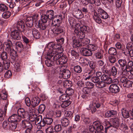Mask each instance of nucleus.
<instances>
[{
    "label": "nucleus",
    "instance_id": "09e8293b",
    "mask_svg": "<svg viewBox=\"0 0 133 133\" xmlns=\"http://www.w3.org/2000/svg\"><path fill=\"white\" fill-rule=\"evenodd\" d=\"M7 52H2L1 54H0V57L3 60H5L7 58Z\"/></svg>",
    "mask_w": 133,
    "mask_h": 133
},
{
    "label": "nucleus",
    "instance_id": "a878e982",
    "mask_svg": "<svg viewBox=\"0 0 133 133\" xmlns=\"http://www.w3.org/2000/svg\"><path fill=\"white\" fill-rule=\"evenodd\" d=\"M67 57L63 55L59 59L58 62L57 63V65L65 64L67 62Z\"/></svg>",
    "mask_w": 133,
    "mask_h": 133
},
{
    "label": "nucleus",
    "instance_id": "b1692460",
    "mask_svg": "<svg viewBox=\"0 0 133 133\" xmlns=\"http://www.w3.org/2000/svg\"><path fill=\"white\" fill-rule=\"evenodd\" d=\"M70 74L71 72L69 70L64 69L61 74L63 78L68 79L70 77Z\"/></svg>",
    "mask_w": 133,
    "mask_h": 133
},
{
    "label": "nucleus",
    "instance_id": "e433bc0d",
    "mask_svg": "<svg viewBox=\"0 0 133 133\" xmlns=\"http://www.w3.org/2000/svg\"><path fill=\"white\" fill-rule=\"evenodd\" d=\"M108 53L110 55H116L117 54L116 50L115 48L111 47L109 49Z\"/></svg>",
    "mask_w": 133,
    "mask_h": 133
},
{
    "label": "nucleus",
    "instance_id": "4be33fe9",
    "mask_svg": "<svg viewBox=\"0 0 133 133\" xmlns=\"http://www.w3.org/2000/svg\"><path fill=\"white\" fill-rule=\"evenodd\" d=\"M17 112L18 115L20 116L21 119L22 118H26V113L23 109L19 108L17 110Z\"/></svg>",
    "mask_w": 133,
    "mask_h": 133
},
{
    "label": "nucleus",
    "instance_id": "c03bdc74",
    "mask_svg": "<svg viewBox=\"0 0 133 133\" xmlns=\"http://www.w3.org/2000/svg\"><path fill=\"white\" fill-rule=\"evenodd\" d=\"M74 71L76 72L79 73L81 72L82 69L81 67L79 65H77L74 66Z\"/></svg>",
    "mask_w": 133,
    "mask_h": 133
},
{
    "label": "nucleus",
    "instance_id": "052dcab7",
    "mask_svg": "<svg viewBox=\"0 0 133 133\" xmlns=\"http://www.w3.org/2000/svg\"><path fill=\"white\" fill-rule=\"evenodd\" d=\"M96 57L99 59H102L103 57V53L101 52H98L95 54Z\"/></svg>",
    "mask_w": 133,
    "mask_h": 133
},
{
    "label": "nucleus",
    "instance_id": "774afa93",
    "mask_svg": "<svg viewBox=\"0 0 133 133\" xmlns=\"http://www.w3.org/2000/svg\"><path fill=\"white\" fill-rule=\"evenodd\" d=\"M64 115L66 117H69L71 119L73 117L72 113L70 111H67L65 113Z\"/></svg>",
    "mask_w": 133,
    "mask_h": 133
},
{
    "label": "nucleus",
    "instance_id": "423d86ee",
    "mask_svg": "<svg viewBox=\"0 0 133 133\" xmlns=\"http://www.w3.org/2000/svg\"><path fill=\"white\" fill-rule=\"evenodd\" d=\"M62 20V15H57L55 16V17L52 20L51 24L53 26L55 27L61 26Z\"/></svg>",
    "mask_w": 133,
    "mask_h": 133
},
{
    "label": "nucleus",
    "instance_id": "dca6fc26",
    "mask_svg": "<svg viewBox=\"0 0 133 133\" xmlns=\"http://www.w3.org/2000/svg\"><path fill=\"white\" fill-rule=\"evenodd\" d=\"M34 23L38 26L41 30H44L47 28V25L46 23L42 22V21H36L35 20Z\"/></svg>",
    "mask_w": 133,
    "mask_h": 133
},
{
    "label": "nucleus",
    "instance_id": "c9c22d12",
    "mask_svg": "<svg viewBox=\"0 0 133 133\" xmlns=\"http://www.w3.org/2000/svg\"><path fill=\"white\" fill-rule=\"evenodd\" d=\"M7 97V94L5 89H3L0 92V98L3 99H6Z\"/></svg>",
    "mask_w": 133,
    "mask_h": 133
},
{
    "label": "nucleus",
    "instance_id": "0eeeda50",
    "mask_svg": "<svg viewBox=\"0 0 133 133\" xmlns=\"http://www.w3.org/2000/svg\"><path fill=\"white\" fill-rule=\"evenodd\" d=\"M113 125L107 127V128H111V131L116 132L117 129L118 127L119 124V119L118 118L116 117L112 119Z\"/></svg>",
    "mask_w": 133,
    "mask_h": 133
},
{
    "label": "nucleus",
    "instance_id": "7c9ffc66",
    "mask_svg": "<svg viewBox=\"0 0 133 133\" xmlns=\"http://www.w3.org/2000/svg\"><path fill=\"white\" fill-rule=\"evenodd\" d=\"M61 122L63 126L66 127L69 124V121L67 118L64 117L61 119Z\"/></svg>",
    "mask_w": 133,
    "mask_h": 133
},
{
    "label": "nucleus",
    "instance_id": "79ce46f5",
    "mask_svg": "<svg viewBox=\"0 0 133 133\" xmlns=\"http://www.w3.org/2000/svg\"><path fill=\"white\" fill-rule=\"evenodd\" d=\"M13 45L15 46L17 49L22 48L23 46V44L21 42H15L13 43Z\"/></svg>",
    "mask_w": 133,
    "mask_h": 133
},
{
    "label": "nucleus",
    "instance_id": "680f3d73",
    "mask_svg": "<svg viewBox=\"0 0 133 133\" xmlns=\"http://www.w3.org/2000/svg\"><path fill=\"white\" fill-rule=\"evenodd\" d=\"M14 63V66L16 71H19L20 70V66L19 63L18 62H16Z\"/></svg>",
    "mask_w": 133,
    "mask_h": 133
},
{
    "label": "nucleus",
    "instance_id": "ddd939ff",
    "mask_svg": "<svg viewBox=\"0 0 133 133\" xmlns=\"http://www.w3.org/2000/svg\"><path fill=\"white\" fill-rule=\"evenodd\" d=\"M81 51L83 55L85 56H91L92 54V52L91 50L87 48H82Z\"/></svg>",
    "mask_w": 133,
    "mask_h": 133
},
{
    "label": "nucleus",
    "instance_id": "13d9d810",
    "mask_svg": "<svg viewBox=\"0 0 133 133\" xmlns=\"http://www.w3.org/2000/svg\"><path fill=\"white\" fill-rule=\"evenodd\" d=\"M8 7L5 5L1 4H0V11H4L7 10Z\"/></svg>",
    "mask_w": 133,
    "mask_h": 133
},
{
    "label": "nucleus",
    "instance_id": "20e7f679",
    "mask_svg": "<svg viewBox=\"0 0 133 133\" xmlns=\"http://www.w3.org/2000/svg\"><path fill=\"white\" fill-rule=\"evenodd\" d=\"M103 128L99 121H96L93 123V125L89 126V129L91 133H98L103 130Z\"/></svg>",
    "mask_w": 133,
    "mask_h": 133
},
{
    "label": "nucleus",
    "instance_id": "6e6d98bb",
    "mask_svg": "<svg viewBox=\"0 0 133 133\" xmlns=\"http://www.w3.org/2000/svg\"><path fill=\"white\" fill-rule=\"evenodd\" d=\"M120 129L124 132H125L128 129V127L127 126L123 123H122L120 126Z\"/></svg>",
    "mask_w": 133,
    "mask_h": 133
},
{
    "label": "nucleus",
    "instance_id": "de8ad7c7",
    "mask_svg": "<svg viewBox=\"0 0 133 133\" xmlns=\"http://www.w3.org/2000/svg\"><path fill=\"white\" fill-rule=\"evenodd\" d=\"M46 124L50 125L53 121V119L51 118L46 117L44 118Z\"/></svg>",
    "mask_w": 133,
    "mask_h": 133
},
{
    "label": "nucleus",
    "instance_id": "f257e3e1",
    "mask_svg": "<svg viewBox=\"0 0 133 133\" xmlns=\"http://www.w3.org/2000/svg\"><path fill=\"white\" fill-rule=\"evenodd\" d=\"M63 50L61 45L50 42L48 44L45 48L44 52L50 54V57L54 62H56L57 64V63L58 62L60 57L63 55V53L61 52Z\"/></svg>",
    "mask_w": 133,
    "mask_h": 133
},
{
    "label": "nucleus",
    "instance_id": "4d7b16f0",
    "mask_svg": "<svg viewBox=\"0 0 133 133\" xmlns=\"http://www.w3.org/2000/svg\"><path fill=\"white\" fill-rule=\"evenodd\" d=\"M74 90L70 88L67 89L65 91L66 94L68 96L71 95L74 93Z\"/></svg>",
    "mask_w": 133,
    "mask_h": 133
},
{
    "label": "nucleus",
    "instance_id": "6ab92c4d",
    "mask_svg": "<svg viewBox=\"0 0 133 133\" xmlns=\"http://www.w3.org/2000/svg\"><path fill=\"white\" fill-rule=\"evenodd\" d=\"M102 81H105L107 84H110L112 82V79L107 75L103 74L101 77Z\"/></svg>",
    "mask_w": 133,
    "mask_h": 133
},
{
    "label": "nucleus",
    "instance_id": "aec40b11",
    "mask_svg": "<svg viewBox=\"0 0 133 133\" xmlns=\"http://www.w3.org/2000/svg\"><path fill=\"white\" fill-rule=\"evenodd\" d=\"M64 28L62 26L55 27L52 30V32L55 34L58 35L63 32Z\"/></svg>",
    "mask_w": 133,
    "mask_h": 133
},
{
    "label": "nucleus",
    "instance_id": "c756f323",
    "mask_svg": "<svg viewBox=\"0 0 133 133\" xmlns=\"http://www.w3.org/2000/svg\"><path fill=\"white\" fill-rule=\"evenodd\" d=\"M9 122V128L12 130H15L17 127V122L13 121Z\"/></svg>",
    "mask_w": 133,
    "mask_h": 133
},
{
    "label": "nucleus",
    "instance_id": "f704fd0d",
    "mask_svg": "<svg viewBox=\"0 0 133 133\" xmlns=\"http://www.w3.org/2000/svg\"><path fill=\"white\" fill-rule=\"evenodd\" d=\"M121 112L122 115L124 118H127L129 117L130 116L129 113L125 109H122L121 110Z\"/></svg>",
    "mask_w": 133,
    "mask_h": 133
},
{
    "label": "nucleus",
    "instance_id": "f3484780",
    "mask_svg": "<svg viewBox=\"0 0 133 133\" xmlns=\"http://www.w3.org/2000/svg\"><path fill=\"white\" fill-rule=\"evenodd\" d=\"M21 119L20 116L16 114H13L8 119L9 122L13 121L17 122L20 121Z\"/></svg>",
    "mask_w": 133,
    "mask_h": 133
},
{
    "label": "nucleus",
    "instance_id": "39448f33",
    "mask_svg": "<svg viewBox=\"0 0 133 133\" xmlns=\"http://www.w3.org/2000/svg\"><path fill=\"white\" fill-rule=\"evenodd\" d=\"M83 39H82L81 40V43L77 40V39L75 37L73 36L72 37V47L74 48H76L82 46V45L83 46L86 45L90 43V41L89 39L87 38Z\"/></svg>",
    "mask_w": 133,
    "mask_h": 133
},
{
    "label": "nucleus",
    "instance_id": "5fc2aeb1",
    "mask_svg": "<svg viewBox=\"0 0 133 133\" xmlns=\"http://www.w3.org/2000/svg\"><path fill=\"white\" fill-rule=\"evenodd\" d=\"M108 60L111 63H114L116 61V59L114 56H110L108 57Z\"/></svg>",
    "mask_w": 133,
    "mask_h": 133
},
{
    "label": "nucleus",
    "instance_id": "603ef678",
    "mask_svg": "<svg viewBox=\"0 0 133 133\" xmlns=\"http://www.w3.org/2000/svg\"><path fill=\"white\" fill-rule=\"evenodd\" d=\"M100 81V78L95 76V74L93 75V76L92 77L91 81L94 83H97Z\"/></svg>",
    "mask_w": 133,
    "mask_h": 133
},
{
    "label": "nucleus",
    "instance_id": "2eb2a0df",
    "mask_svg": "<svg viewBox=\"0 0 133 133\" xmlns=\"http://www.w3.org/2000/svg\"><path fill=\"white\" fill-rule=\"evenodd\" d=\"M22 127L24 129H32V124L30 122L24 120H22Z\"/></svg>",
    "mask_w": 133,
    "mask_h": 133
},
{
    "label": "nucleus",
    "instance_id": "cd10ccee",
    "mask_svg": "<svg viewBox=\"0 0 133 133\" xmlns=\"http://www.w3.org/2000/svg\"><path fill=\"white\" fill-rule=\"evenodd\" d=\"M46 14L48 17V19L50 20H52L55 17L54 12L52 10H48L46 12Z\"/></svg>",
    "mask_w": 133,
    "mask_h": 133
},
{
    "label": "nucleus",
    "instance_id": "a211bd4d",
    "mask_svg": "<svg viewBox=\"0 0 133 133\" xmlns=\"http://www.w3.org/2000/svg\"><path fill=\"white\" fill-rule=\"evenodd\" d=\"M40 99L38 97H34L31 100V106L35 107L37 106L40 103Z\"/></svg>",
    "mask_w": 133,
    "mask_h": 133
},
{
    "label": "nucleus",
    "instance_id": "58836bf2",
    "mask_svg": "<svg viewBox=\"0 0 133 133\" xmlns=\"http://www.w3.org/2000/svg\"><path fill=\"white\" fill-rule=\"evenodd\" d=\"M9 53L10 55V61L11 63H14L16 62L15 61V56L16 55V52L15 51V54H13L12 53Z\"/></svg>",
    "mask_w": 133,
    "mask_h": 133
},
{
    "label": "nucleus",
    "instance_id": "f03ea898",
    "mask_svg": "<svg viewBox=\"0 0 133 133\" xmlns=\"http://www.w3.org/2000/svg\"><path fill=\"white\" fill-rule=\"evenodd\" d=\"M25 29V26L23 21L21 20L18 21L15 27V30L11 33V39H20L21 37V32H24Z\"/></svg>",
    "mask_w": 133,
    "mask_h": 133
},
{
    "label": "nucleus",
    "instance_id": "69168bd1",
    "mask_svg": "<svg viewBox=\"0 0 133 133\" xmlns=\"http://www.w3.org/2000/svg\"><path fill=\"white\" fill-rule=\"evenodd\" d=\"M133 42H129L127 44L126 48L129 50L133 49Z\"/></svg>",
    "mask_w": 133,
    "mask_h": 133
},
{
    "label": "nucleus",
    "instance_id": "e2e57ef3",
    "mask_svg": "<svg viewBox=\"0 0 133 133\" xmlns=\"http://www.w3.org/2000/svg\"><path fill=\"white\" fill-rule=\"evenodd\" d=\"M85 84L87 87L90 89L92 88L94 86V84L91 82H87Z\"/></svg>",
    "mask_w": 133,
    "mask_h": 133
},
{
    "label": "nucleus",
    "instance_id": "3c124183",
    "mask_svg": "<svg viewBox=\"0 0 133 133\" xmlns=\"http://www.w3.org/2000/svg\"><path fill=\"white\" fill-rule=\"evenodd\" d=\"M48 19V17L46 14L43 15L41 16V20L39 21H42L43 22L46 23Z\"/></svg>",
    "mask_w": 133,
    "mask_h": 133
},
{
    "label": "nucleus",
    "instance_id": "f8f14e48",
    "mask_svg": "<svg viewBox=\"0 0 133 133\" xmlns=\"http://www.w3.org/2000/svg\"><path fill=\"white\" fill-rule=\"evenodd\" d=\"M98 12L100 17L102 19H106L109 18V15L108 13L101 8L98 9Z\"/></svg>",
    "mask_w": 133,
    "mask_h": 133
},
{
    "label": "nucleus",
    "instance_id": "864d4df0",
    "mask_svg": "<svg viewBox=\"0 0 133 133\" xmlns=\"http://www.w3.org/2000/svg\"><path fill=\"white\" fill-rule=\"evenodd\" d=\"M10 15L11 13L8 11L3 12L2 15V17L4 18H9Z\"/></svg>",
    "mask_w": 133,
    "mask_h": 133
},
{
    "label": "nucleus",
    "instance_id": "6e6552de",
    "mask_svg": "<svg viewBox=\"0 0 133 133\" xmlns=\"http://www.w3.org/2000/svg\"><path fill=\"white\" fill-rule=\"evenodd\" d=\"M13 45V44L10 41H8L4 43V46L6 48L5 50L8 54L10 53L15 54V51L13 49L11 48V45Z\"/></svg>",
    "mask_w": 133,
    "mask_h": 133
},
{
    "label": "nucleus",
    "instance_id": "4468645a",
    "mask_svg": "<svg viewBox=\"0 0 133 133\" xmlns=\"http://www.w3.org/2000/svg\"><path fill=\"white\" fill-rule=\"evenodd\" d=\"M110 91L114 93H116L120 91V89L118 86L116 84H112L109 87Z\"/></svg>",
    "mask_w": 133,
    "mask_h": 133
},
{
    "label": "nucleus",
    "instance_id": "49530a36",
    "mask_svg": "<svg viewBox=\"0 0 133 133\" xmlns=\"http://www.w3.org/2000/svg\"><path fill=\"white\" fill-rule=\"evenodd\" d=\"M36 117L35 123L36 125H39V123L42 119V116H39L36 117V115H35Z\"/></svg>",
    "mask_w": 133,
    "mask_h": 133
},
{
    "label": "nucleus",
    "instance_id": "a18cd8bd",
    "mask_svg": "<svg viewBox=\"0 0 133 133\" xmlns=\"http://www.w3.org/2000/svg\"><path fill=\"white\" fill-rule=\"evenodd\" d=\"M45 121L44 120V118L41 120L39 123V125H38L37 126V128L40 129L42 127H44L46 125Z\"/></svg>",
    "mask_w": 133,
    "mask_h": 133
},
{
    "label": "nucleus",
    "instance_id": "72a5a7b5",
    "mask_svg": "<svg viewBox=\"0 0 133 133\" xmlns=\"http://www.w3.org/2000/svg\"><path fill=\"white\" fill-rule=\"evenodd\" d=\"M111 65H110V66L111 67V70H110V74L111 75L115 77L117 72V69L115 66H112Z\"/></svg>",
    "mask_w": 133,
    "mask_h": 133
},
{
    "label": "nucleus",
    "instance_id": "ea45409f",
    "mask_svg": "<svg viewBox=\"0 0 133 133\" xmlns=\"http://www.w3.org/2000/svg\"><path fill=\"white\" fill-rule=\"evenodd\" d=\"M61 104V107L62 108H65L68 106L71 103V102L68 99L66 101H64Z\"/></svg>",
    "mask_w": 133,
    "mask_h": 133
},
{
    "label": "nucleus",
    "instance_id": "2f4dec72",
    "mask_svg": "<svg viewBox=\"0 0 133 133\" xmlns=\"http://www.w3.org/2000/svg\"><path fill=\"white\" fill-rule=\"evenodd\" d=\"M68 55L69 57L71 56L73 58H76V57L78 56V54L74 50H70L68 52Z\"/></svg>",
    "mask_w": 133,
    "mask_h": 133
},
{
    "label": "nucleus",
    "instance_id": "1a4fd4ad",
    "mask_svg": "<svg viewBox=\"0 0 133 133\" xmlns=\"http://www.w3.org/2000/svg\"><path fill=\"white\" fill-rule=\"evenodd\" d=\"M44 52L46 53L45 58L46 60L45 61V64L49 67L52 66L54 63L52 60V59L50 56V54L47 53L46 51Z\"/></svg>",
    "mask_w": 133,
    "mask_h": 133
},
{
    "label": "nucleus",
    "instance_id": "0e129e2a",
    "mask_svg": "<svg viewBox=\"0 0 133 133\" xmlns=\"http://www.w3.org/2000/svg\"><path fill=\"white\" fill-rule=\"evenodd\" d=\"M9 121H5L3 123V127L4 129L9 128Z\"/></svg>",
    "mask_w": 133,
    "mask_h": 133
},
{
    "label": "nucleus",
    "instance_id": "412c9836",
    "mask_svg": "<svg viewBox=\"0 0 133 133\" xmlns=\"http://www.w3.org/2000/svg\"><path fill=\"white\" fill-rule=\"evenodd\" d=\"M95 71L94 69H92L87 74L84 78L85 80H91L93 75L95 73Z\"/></svg>",
    "mask_w": 133,
    "mask_h": 133
},
{
    "label": "nucleus",
    "instance_id": "bf43d9fd",
    "mask_svg": "<svg viewBox=\"0 0 133 133\" xmlns=\"http://www.w3.org/2000/svg\"><path fill=\"white\" fill-rule=\"evenodd\" d=\"M32 2H36L35 6H38L40 5L41 3L43 2L42 0H32Z\"/></svg>",
    "mask_w": 133,
    "mask_h": 133
},
{
    "label": "nucleus",
    "instance_id": "473e14b6",
    "mask_svg": "<svg viewBox=\"0 0 133 133\" xmlns=\"http://www.w3.org/2000/svg\"><path fill=\"white\" fill-rule=\"evenodd\" d=\"M93 18L95 22L97 23L100 24L101 23V19L99 17L98 14L96 12H94Z\"/></svg>",
    "mask_w": 133,
    "mask_h": 133
},
{
    "label": "nucleus",
    "instance_id": "a19ab883",
    "mask_svg": "<svg viewBox=\"0 0 133 133\" xmlns=\"http://www.w3.org/2000/svg\"><path fill=\"white\" fill-rule=\"evenodd\" d=\"M69 98L68 96L64 94L61 96L59 98V99L60 101L63 102L66 100H68Z\"/></svg>",
    "mask_w": 133,
    "mask_h": 133
},
{
    "label": "nucleus",
    "instance_id": "8fccbe9b",
    "mask_svg": "<svg viewBox=\"0 0 133 133\" xmlns=\"http://www.w3.org/2000/svg\"><path fill=\"white\" fill-rule=\"evenodd\" d=\"M45 105L43 104L40 105L38 108V111L40 114H42L44 111L45 109Z\"/></svg>",
    "mask_w": 133,
    "mask_h": 133
},
{
    "label": "nucleus",
    "instance_id": "c85d7f7f",
    "mask_svg": "<svg viewBox=\"0 0 133 133\" xmlns=\"http://www.w3.org/2000/svg\"><path fill=\"white\" fill-rule=\"evenodd\" d=\"M118 62L120 67L123 69L127 65V61L125 59H119L118 61Z\"/></svg>",
    "mask_w": 133,
    "mask_h": 133
},
{
    "label": "nucleus",
    "instance_id": "4c0bfd02",
    "mask_svg": "<svg viewBox=\"0 0 133 133\" xmlns=\"http://www.w3.org/2000/svg\"><path fill=\"white\" fill-rule=\"evenodd\" d=\"M87 47L89 48V49L91 50L92 51L96 50L97 48V45L95 44H90L88 45Z\"/></svg>",
    "mask_w": 133,
    "mask_h": 133
},
{
    "label": "nucleus",
    "instance_id": "7ed1b4c3",
    "mask_svg": "<svg viewBox=\"0 0 133 133\" xmlns=\"http://www.w3.org/2000/svg\"><path fill=\"white\" fill-rule=\"evenodd\" d=\"M80 30L81 31L78 29H75L74 34L80 39L84 38L85 36V34L89 31V27L87 26L83 25L80 27Z\"/></svg>",
    "mask_w": 133,
    "mask_h": 133
},
{
    "label": "nucleus",
    "instance_id": "37998d69",
    "mask_svg": "<svg viewBox=\"0 0 133 133\" xmlns=\"http://www.w3.org/2000/svg\"><path fill=\"white\" fill-rule=\"evenodd\" d=\"M133 84L132 82L129 80H128L126 82L123 84V86L124 87L129 88L132 86Z\"/></svg>",
    "mask_w": 133,
    "mask_h": 133
},
{
    "label": "nucleus",
    "instance_id": "bb28decb",
    "mask_svg": "<svg viewBox=\"0 0 133 133\" xmlns=\"http://www.w3.org/2000/svg\"><path fill=\"white\" fill-rule=\"evenodd\" d=\"M32 34L34 37L36 39L39 38L41 36L40 32L35 28L33 29Z\"/></svg>",
    "mask_w": 133,
    "mask_h": 133
},
{
    "label": "nucleus",
    "instance_id": "9b49d317",
    "mask_svg": "<svg viewBox=\"0 0 133 133\" xmlns=\"http://www.w3.org/2000/svg\"><path fill=\"white\" fill-rule=\"evenodd\" d=\"M35 17L36 18V19H34L35 21V20H36V21H37V16H34L33 17H28L26 18L25 20V23L27 26L31 28L33 26L34 19L35 18Z\"/></svg>",
    "mask_w": 133,
    "mask_h": 133
},
{
    "label": "nucleus",
    "instance_id": "9d476101",
    "mask_svg": "<svg viewBox=\"0 0 133 133\" xmlns=\"http://www.w3.org/2000/svg\"><path fill=\"white\" fill-rule=\"evenodd\" d=\"M101 105L98 101L96 100H93L92 102V104H91L89 105V108H90L92 113L95 112L96 111L95 107L97 108H99Z\"/></svg>",
    "mask_w": 133,
    "mask_h": 133
},
{
    "label": "nucleus",
    "instance_id": "393cba45",
    "mask_svg": "<svg viewBox=\"0 0 133 133\" xmlns=\"http://www.w3.org/2000/svg\"><path fill=\"white\" fill-rule=\"evenodd\" d=\"M75 14L74 16L78 19L82 18L84 16V14L82 13V11L79 9H78L75 12Z\"/></svg>",
    "mask_w": 133,
    "mask_h": 133
},
{
    "label": "nucleus",
    "instance_id": "5701e85b",
    "mask_svg": "<svg viewBox=\"0 0 133 133\" xmlns=\"http://www.w3.org/2000/svg\"><path fill=\"white\" fill-rule=\"evenodd\" d=\"M55 125L54 129L56 132H59L62 130V126L61 124H59L60 122L58 120H56L54 122Z\"/></svg>",
    "mask_w": 133,
    "mask_h": 133
},
{
    "label": "nucleus",
    "instance_id": "338daca9",
    "mask_svg": "<svg viewBox=\"0 0 133 133\" xmlns=\"http://www.w3.org/2000/svg\"><path fill=\"white\" fill-rule=\"evenodd\" d=\"M11 76L12 73L11 71L9 70L5 72L4 75L5 77L6 78H10Z\"/></svg>",
    "mask_w": 133,
    "mask_h": 133
}]
</instances>
